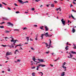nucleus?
I'll use <instances>...</instances> for the list:
<instances>
[{"instance_id": "f257e3e1", "label": "nucleus", "mask_w": 76, "mask_h": 76, "mask_svg": "<svg viewBox=\"0 0 76 76\" xmlns=\"http://www.w3.org/2000/svg\"><path fill=\"white\" fill-rule=\"evenodd\" d=\"M16 41H17V40H15L14 39L13 40V41L12 42H13V43L11 44V45H8V47L10 48H13L14 47V45H16Z\"/></svg>"}, {"instance_id": "f03ea898", "label": "nucleus", "mask_w": 76, "mask_h": 76, "mask_svg": "<svg viewBox=\"0 0 76 76\" xmlns=\"http://www.w3.org/2000/svg\"><path fill=\"white\" fill-rule=\"evenodd\" d=\"M33 60L34 61V62H36V63H41V62H44V60L42 59H38L37 60H38V61H35V60H36V59H35V58H33Z\"/></svg>"}, {"instance_id": "7ed1b4c3", "label": "nucleus", "mask_w": 76, "mask_h": 76, "mask_svg": "<svg viewBox=\"0 0 76 76\" xmlns=\"http://www.w3.org/2000/svg\"><path fill=\"white\" fill-rule=\"evenodd\" d=\"M18 1H19L20 3H22L23 4V3H28V1H26L25 2H23L22 0H18Z\"/></svg>"}, {"instance_id": "20e7f679", "label": "nucleus", "mask_w": 76, "mask_h": 76, "mask_svg": "<svg viewBox=\"0 0 76 76\" xmlns=\"http://www.w3.org/2000/svg\"><path fill=\"white\" fill-rule=\"evenodd\" d=\"M61 22H62V24H63V26H64V25H65L66 21H65V20H64V19L62 18V19L61 20Z\"/></svg>"}, {"instance_id": "39448f33", "label": "nucleus", "mask_w": 76, "mask_h": 76, "mask_svg": "<svg viewBox=\"0 0 76 76\" xmlns=\"http://www.w3.org/2000/svg\"><path fill=\"white\" fill-rule=\"evenodd\" d=\"M7 24H8L9 25H8V26H10V25H11L12 26H13V24L12 23H11L10 22H8L7 23Z\"/></svg>"}, {"instance_id": "423d86ee", "label": "nucleus", "mask_w": 76, "mask_h": 76, "mask_svg": "<svg viewBox=\"0 0 76 76\" xmlns=\"http://www.w3.org/2000/svg\"><path fill=\"white\" fill-rule=\"evenodd\" d=\"M46 65L44 64H40L38 66H39V67L40 66H41V67H45V66H46Z\"/></svg>"}, {"instance_id": "0eeeda50", "label": "nucleus", "mask_w": 76, "mask_h": 76, "mask_svg": "<svg viewBox=\"0 0 76 76\" xmlns=\"http://www.w3.org/2000/svg\"><path fill=\"white\" fill-rule=\"evenodd\" d=\"M44 34V35H45V37H49V34H48V32L46 33L45 34Z\"/></svg>"}, {"instance_id": "6e6552de", "label": "nucleus", "mask_w": 76, "mask_h": 76, "mask_svg": "<svg viewBox=\"0 0 76 76\" xmlns=\"http://www.w3.org/2000/svg\"><path fill=\"white\" fill-rule=\"evenodd\" d=\"M11 54H10V53H9V52H7V53L6 54V56H9V55H10Z\"/></svg>"}, {"instance_id": "1a4fd4ad", "label": "nucleus", "mask_w": 76, "mask_h": 76, "mask_svg": "<svg viewBox=\"0 0 76 76\" xmlns=\"http://www.w3.org/2000/svg\"><path fill=\"white\" fill-rule=\"evenodd\" d=\"M69 54H70V57L68 56V58H72V57L73 56L72 55V54H71V53H69Z\"/></svg>"}, {"instance_id": "9d476101", "label": "nucleus", "mask_w": 76, "mask_h": 76, "mask_svg": "<svg viewBox=\"0 0 76 76\" xmlns=\"http://www.w3.org/2000/svg\"><path fill=\"white\" fill-rule=\"evenodd\" d=\"M45 30L46 31H48V28H47V26H45Z\"/></svg>"}, {"instance_id": "9b49d317", "label": "nucleus", "mask_w": 76, "mask_h": 76, "mask_svg": "<svg viewBox=\"0 0 76 76\" xmlns=\"http://www.w3.org/2000/svg\"><path fill=\"white\" fill-rule=\"evenodd\" d=\"M10 31H8L7 30H5V31H4V32H5V33H9V32H10Z\"/></svg>"}, {"instance_id": "f8f14e48", "label": "nucleus", "mask_w": 76, "mask_h": 76, "mask_svg": "<svg viewBox=\"0 0 76 76\" xmlns=\"http://www.w3.org/2000/svg\"><path fill=\"white\" fill-rule=\"evenodd\" d=\"M10 38H12V39L10 40V41L11 42H13V40L14 39L13 38V37H11Z\"/></svg>"}, {"instance_id": "ddd939ff", "label": "nucleus", "mask_w": 76, "mask_h": 76, "mask_svg": "<svg viewBox=\"0 0 76 76\" xmlns=\"http://www.w3.org/2000/svg\"><path fill=\"white\" fill-rule=\"evenodd\" d=\"M72 32L73 33H75V28H72Z\"/></svg>"}, {"instance_id": "4468645a", "label": "nucleus", "mask_w": 76, "mask_h": 76, "mask_svg": "<svg viewBox=\"0 0 76 76\" xmlns=\"http://www.w3.org/2000/svg\"><path fill=\"white\" fill-rule=\"evenodd\" d=\"M42 44H45L46 45V47H48V46H49V45H48V43H45L44 42H43L42 43Z\"/></svg>"}, {"instance_id": "2eb2a0df", "label": "nucleus", "mask_w": 76, "mask_h": 76, "mask_svg": "<svg viewBox=\"0 0 76 76\" xmlns=\"http://www.w3.org/2000/svg\"><path fill=\"white\" fill-rule=\"evenodd\" d=\"M44 34H42L41 36V39H43V36H44Z\"/></svg>"}, {"instance_id": "dca6fc26", "label": "nucleus", "mask_w": 76, "mask_h": 76, "mask_svg": "<svg viewBox=\"0 0 76 76\" xmlns=\"http://www.w3.org/2000/svg\"><path fill=\"white\" fill-rule=\"evenodd\" d=\"M71 53H72V54H76V52L73 51H71Z\"/></svg>"}, {"instance_id": "f3484780", "label": "nucleus", "mask_w": 76, "mask_h": 76, "mask_svg": "<svg viewBox=\"0 0 76 76\" xmlns=\"http://www.w3.org/2000/svg\"><path fill=\"white\" fill-rule=\"evenodd\" d=\"M68 47H69V46H66V47L65 48V49L66 50H69V48H68Z\"/></svg>"}, {"instance_id": "a211bd4d", "label": "nucleus", "mask_w": 76, "mask_h": 76, "mask_svg": "<svg viewBox=\"0 0 76 76\" xmlns=\"http://www.w3.org/2000/svg\"><path fill=\"white\" fill-rule=\"evenodd\" d=\"M71 17L72 18V19H74V20H76V19L75 18H74V17H73V15H72V14H71Z\"/></svg>"}, {"instance_id": "6ab92c4d", "label": "nucleus", "mask_w": 76, "mask_h": 76, "mask_svg": "<svg viewBox=\"0 0 76 76\" xmlns=\"http://www.w3.org/2000/svg\"><path fill=\"white\" fill-rule=\"evenodd\" d=\"M49 41H50L49 44V45H51V39H50Z\"/></svg>"}, {"instance_id": "aec40b11", "label": "nucleus", "mask_w": 76, "mask_h": 76, "mask_svg": "<svg viewBox=\"0 0 76 76\" xmlns=\"http://www.w3.org/2000/svg\"><path fill=\"white\" fill-rule=\"evenodd\" d=\"M65 72H62V73L61 74V75L62 76H64V74Z\"/></svg>"}, {"instance_id": "412c9836", "label": "nucleus", "mask_w": 76, "mask_h": 76, "mask_svg": "<svg viewBox=\"0 0 76 76\" xmlns=\"http://www.w3.org/2000/svg\"><path fill=\"white\" fill-rule=\"evenodd\" d=\"M29 37H27L26 38V39H27V42L29 41Z\"/></svg>"}, {"instance_id": "4be33fe9", "label": "nucleus", "mask_w": 76, "mask_h": 76, "mask_svg": "<svg viewBox=\"0 0 76 76\" xmlns=\"http://www.w3.org/2000/svg\"><path fill=\"white\" fill-rule=\"evenodd\" d=\"M38 73H39V74H41V73L42 75H41V76H43V73H42V72H39Z\"/></svg>"}, {"instance_id": "5701e85b", "label": "nucleus", "mask_w": 76, "mask_h": 76, "mask_svg": "<svg viewBox=\"0 0 76 76\" xmlns=\"http://www.w3.org/2000/svg\"><path fill=\"white\" fill-rule=\"evenodd\" d=\"M50 47H51L52 48H53V46H51V45H49L48 48H50Z\"/></svg>"}, {"instance_id": "b1692460", "label": "nucleus", "mask_w": 76, "mask_h": 76, "mask_svg": "<svg viewBox=\"0 0 76 76\" xmlns=\"http://www.w3.org/2000/svg\"><path fill=\"white\" fill-rule=\"evenodd\" d=\"M3 19H4V20H9V19H8V18H3Z\"/></svg>"}, {"instance_id": "393cba45", "label": "nucleus", "mask_w": 76, "mask_h": 76, "mask_svg": "<svg viewBox=\"0 0 76 76\" xmlns=\"http://www.w3.org/2000/svg\"><path fill=\"white\" fill-rule=\"evenodd\" d=\"M62 67H63V68L64 69H66V66H62Z\"/></svg>"}, {"instance_id": "a878e982", "label": "nucleus", "mask_w": 76, "mask_h": 76, "mask_svg": "<svg viewBox=\"0 0 76 76\" xmlns=\"http://www.w3.org/2000/svg\"><path fill=\"white\" fill-rule=\"evenodd\" d=\"M1 46H2V47H6V45H1Z\"/></svg>"}, {"instance_id": "bb28decb", "label": "nucleus", "mask_w": 76, "mask_h": 76, "mask_svg": "<svg viewBox=\"0 0 76 76\" xmlns=\"http://www.w3.org/2000/svg\"><path fill=\"white\" fill-rule=\"evenodd\" d=\"M31 10H33V11H34L35 10V9L34 8H31Z\"/></svg>"}, {"instance_id": "cd10ccee", "label": "nucleus", "mask_w": 76, "mask_h": 76, "mask_svg": "<svg viewBox=\"0 0 76 76\" xmlns=\"http://www.w3.org/2000/svg\"><path fill=\"white\" fill-rule=\"evenodd\" d=\"M51 7H54V4H51Z\"/></svg>"}, {"instance_id": "c85d7f7f", "label": "nucleus", "mask_w": 76, "mask_h": 76, "mask_svg": "<svg viewBox=\"0 0 76 76\" xmlns=\"http://www.w3.org/2000/svg\"><path fill=\"white\" fill-rule=\"evenodd\" d=\"M40 29H43V26L40 27Z\"/></svg>"}, {"instance_id": "c756f323", "label": "nucleus", "mask_w": 76, "mask_h": 76, "mask_svg": "<svg viewBox=\"0 0 76 76\" xmlns=\"http://www.w3.org/2000/svg\"><path fill=\"white\" fill-rule=\"evenodd\" d=\"M32 75L33 76H35V73H32Z\"/></svg>"}, {"instance_id": "7c9ffc66", "label": "nucleus", "mask_w": 76, "mask_h": 76, "mask_svg": "<svg viewBox=\"0 0 76 76\" xmlns=\"http://www.w3.org/2000/svg\"><path fill=\"white\" fill-rule=\"evenodd\" d=\"M39 68V66H37V70H38Z\"/></svg>"}, {"instance_id": "2f4dec72", "label": "nucleus", "mask_w": 76, "mask_h": 76, "mask_svg": "<svg viewBox=\"0 0 76 76\" xmlns=\"http://www.w3.org/2000/svg\"><path fill=\"white\" fill-rule=\"evenodd\" d=\"M0 28H4V26H0Z\"/></svg>"}, {"instance_id": "473e14b6", "label": "nucleus", "mask_w": 76, "mask_h": 76, "mask_svg": "<svg viewBox=\"0 0 76 76\" xmlns=\"http://www.w3.org/2000/svg\"><path fill=\"white\" fill-rule=\"evenodd\" d=\"M0 7H1L3 8V7H2V4H0Z\"/></svg>"}, {"instance_id": "72a5a7b5", "label": "nucleus", "mask_w": 76, "mask_h": 76, "mask_svg": "<svg viewBox=\"0 0 76 76\" xmlns=\"http://www.w3.org/2000/svg\"><path fill=\"white\" fill-rule=\"evenodd\" d=\"M25 29H27V28L26 27L24 28H23V30H25Z\"/></svg>"}, {"instance_id": "f704fd0d", "label": "nucleus", "mask_w": 76, "mask_h": 76, "mask_svg": "<svg viewBox=\"0 0 76 76\" xmlns=\"http://www.w3.org/2000/svg\"><path fill=\"white\" fill-rule=\"evenodd\" d=\"M20 12L19 11H16V13L18 14V13H19Z\"/></svg>"}, {"instance_id": "c9c22d12", "label": "nucleus", "mask_w": 76, "mask_h": 76, "mask_svg": "<svg viewBox=\"0 0 76 76\" xmlns=\"http://www.w3.org/2000/svg\"><path fill=\"white\" fill-rule=\"evenodd\" d=\"M58 59H59V58H58V59H57L56 60H54V61H57V60H58Z\"/></svg>"}, {"instance_id": "e433bc0d", "label": "nucleus", "mask_w": 76, "mask_h": 76, "mask_svg": "<svg viewBox=\"0 0 76 76\" xmlns=\"http://www.w3.org/2000/svg\"><path fill=\"white\" fill-rule=\"evenodd\" d=\"M2 4H4V5H7V4H6L4 2H2Z\"/></svg>"}, {"instance_id": "4c0bfd02", "label": "nucleus", "mask_w": 76, "mask_h": 76, "mask_svg": "<svg viewBox=\"0 0 76 76\" xmlns=\"http://www.w3.org/2000/svg\"><path fill=\"white\" fill-rule=\"evenodd\" d=\"M65 64H66V62H64V63L63 64V65L62 66H65Z\"/></svg>"}, {"instance_id": "58836bf2", "label": "nucleus", "mask_w": 76, "mask_h": 76, "mask_svg": "<svg viewBox=\"0 0 76 76\" xmlns=\"http://www.w3.org/2000/svg\"><path fill=\"white\" fill-rule=\"evenodd\" d=\"M14 31H19V29H15L14 30Z\"/></svg>"}, {"instance_id": "ea45409f", "label": "nucleus", "mask_w": 76, "mask_h": 76, "mask_svg": "<svg viewBox=\"0 0 76 76\" xmlns=\"http://www.w3.org/2000/svg\"><path fill=\"white\" fill-rule=\"evenodd\" d=\"M34 26L35 27H37V25H34Z\"/></svg>"}, {"instance_id": "a19ab883", "label": "nucleus", "mask_w": 76, "mask_h": 76, "mask_svg": "<svg viewBox=\"0 0 76 76\" xmlns=\"http://www.w3.org/2000/svg\"><path fill=\"white\" fill-rule=\"evenodd\" d=\"M18 46H22V45H16V46H16V47H18Z\"/></svg>"}, {"instance_id": "79ce46f5", "label": "nucleus", "mask_w": 76, "mask_h": 76, "mask_svg": "<svg viewBox=\"0 0 76 76\" xmlns=\"http://www.w3.org/2000/svg\"><path fill=\"white\" fill-rule=\"evenodd\" d=\"M14 5H15V6H18V5H17V4H16V3L14 4Z\"/></svg>"}, {"instance_id": "37998d69", "label": "nucleus", "mask_w": 76, "mask_h": 76, "mask_svg": "<svg viewBox=\"0 0 76 76\" xmlns=\"http://www.w3.org/2000/svg\"><path fill=\"white\" fill-rule=\"evenodd\" d=\"M50 53V52H45V53L46 54H48Z\"/></svg>"}, {"instance_id": "c03bdc74", "label": "nucleus", "mask_w": 76, "mask_h": 76, "mask_svg": "<svg viewBox=\"0 0 76 76\" xmlns=\"http://www.w3.org/2000/svg\"><path fill=\"white\" fill-rule=\"evenodd\" d=\"M4 23H5L4 22H2V23H1V24H3Z\"/></svg>"}, {"instance_id": "a18cd8bd", "label": "nucleus", "mask_w": 76, "mask_h": 76, "mask_svg": "<svg viewBox=\"0 0 76 76\" xmlns=\"http://www.w3.org/2000/svg\"><path fill=\"white\" fill-rule=\"evenodd\" d=\"M74 2H75V1H73L72 2L73 3V4H76V3H75Z\"/></svg>"}, {"instance_id": "49530a36", "label": "nucleus", "mask_w": 76, "mask_h": 76, "mask_svg": "<svg viewBox=\"0 0 76 76\" xmlns=\"http://www.w3.org/2000/svg\"><path fill=\"white\" fill-rule=\"evenodd\" d=\"M31 50H35V49L33 48H31Z\"/></svg>"}, {"instance_id": "de8ad7c7", "label": "nucleus", "mask_w": 76, "mask_h": 76, "mask_svg": "<svg viewBox=\"0 0 76 76\" xmlns=\"http://www.w3.org/2000/svg\"><path fill=\"white\" fill-rule=\"evenodd\" d=\"M54 2L55 3H58V2H57V1H54Z\"/></svg>"}, {"instance_id": "09e8293b", "label": "nucleus", "mask_w": 76, "mask_h": 76, "mask_svg": "<svg viewBox=\"0 0 76 76\" xmlns=\"http://www.w3.org/2000/svg\"><path fill=\"white\" fill-rule=\"evenodd\" d=\"M20 61V60H19V59H18L17 60V61L18 62L19 61V62H20L19 61Z\"/></svg>"}, {"instance_id": "8fccbe9b", "label": "nucleus", "mask_w": 76, "mask_h": 76, "mask_svg": "<svg viewBox=\"0 0 76 76\" xmlns=\"http://www.w3.org/2000/svg\"><path fill=\"white\" fill-rule=\"evenodd\" d=\"M73 45H74V47H75L76 48V45H75V44H73Z\"/></svg>"}, {"instance_id": "3c124183", "label": "nucleus", "mask_w": 76, "mask_h": 76, "mask_svg": "<svg viewBox=\"0 0 76 76\" xmlns=\"http://www.w3.org/2000/svg\"><path fill=\"white\" fill-rule=\"evenodd\" d=\"M73 5H72V4H70V7H73Z\"/></svg>"}, {"instance_id": "603ef678", "label": "nucleus", "mask_w": 76, "mask_h": 76, "mask_svg": "<svg viewBox=\"0 0 76 76\" xmlns=\"http://www.w3.org/2000/svg\"><path fill=\"white\" fill-rule=\"evenodd\" d=\"M31 68H32V69H35V67H31Z\"/></svg>"}, {"instance_id": "864d4df0", "label": "nucleus", "mask_w": 76, "mask_h": 76, "mask_svg": "<svg viewBox=\"0 0 76 76\" xmlns=\"http://www.w3.org/2000/svg\"><path fill=\"white\" fill-rule=\"evenodd\" d=\"M59 9H60V8L57 9L56 10L58 11V10H59Z\"/></svg>"}, {"instance_id": "5fc2aeb1", "label": "nucleus", "mask_w": 76, "mask_h": 76, "mask_svg": "<svg viewBox=\"0 0 76 76\" xmlns=\"http://www.w3.org/2000/svg\"><path fill=\"white\" fill-rule=\"evenodd\" d=\"M6 57H7V60H9V58L7 57L6 56Z\"/></svg>"}, {"instance_id": "6e6d98bb", "label": "nucleus", "mask_w": 76, "mask_h": 76, "mask_svg": "<svg viewBox=\"0 0 76 76\" xmlns=\"http://www.w3.org/2000/svg\"><path fill=\"white\" fill-rule=\"evenodd\" d=\"M7 8L8 9V10H11V9L9 7H7Z\"/></svg>"}, {"instance_id": "4d7b16f0", "label": "nucleus", "mask_w": 76, "mask_h": 76, "mask_svg": "<svg viewBox=\"0 0 76 76\" xmlns=\"http://www.w3.org/2000/svg\"><path fill=\"white\" fill-rule=\"evenodd\" d=\"M49 37H52V35H49Z\"/></svg>"}, {"instance_id": "13d9d810", "label": "nucleus", "mask_w": 76, "mask_h": 76, "mask_svg": "<svg viewBox=\"0 0 76 76\" xmlns=\"http://www.w3.org/2000/svg\"><path fill=\"white\" fill-rule=\"evenodd\" d=\"M21 49H20L19 50H23V49H22V48L21 47H20Z\"/></svg>"}, {"instance_id": "bf43d9fd", "label": "nucleus", "mask_w": 76, "mask_h": 76, "mask_svg": "<svg viewBox=\"0 0 76 76\" xmlns=\"http://www.w3.org/2000/svg\"><path fill=\"white\" fill-rule=\"evenodd\" d=\"M66 44V45H69V42H67Z\"/></svg>"}, {"instance_id": "052dcab7", "label": "nucleus", "mask_w": 76, "mask_h": 76, "mask_svg": "<svg viewBox=\"0 0 76 76\" xmlns=\"http://www.w3.org/2000/svg\"><path fill=\"white\" fill-rule=\"evenodd\" d=\"M15 51L16 52L17 51H18V50L17 49V50H16Z\"/></svg>"}, {"instance_id": "680f3d73", "label": "nucleus", "mask_w": 76, "mask_h": 76, "mask_svg": "<svg viewBox=\"0 0 76 76\" xmlns=\"http://www.w3.org/2000/svg\"><path fill=\"white\" fill-rule=\"evenodd\" d=\"M37 39H37V37H36L35 39V40L37 41Z\"/></svg>"}, {"instance_id": "e2e57ef3", "label": "nucleus", "mask_w": 76, "mask_h": 76, "mask_svg": "<svg viewBox=\"0 0 76 76\" xmlns=\"http://www.w3.org/2000/svg\"><path fill=\"white\" fill-rule=\"evenodd\" d=\"M35 1H36L37 2H38L39 1L38 0H36Z\"/></svg>"}, {"instance_id": "0e129e2a", "label": "nucleus", "mask_w": 76, "mask_h": 76, "mask_svg": "<svg viewBox=\"0 0 76 76\" xmlns=\"http://www.w3.org/2000/svg\"><path fill=\"white\" fill-rule=\"evenodd\" d=\"M50 66H51L52 67H53V65L50 64Z\"/></svg>"}, {"instance_id": "69168bd1", "label": "nucleus", "mask_w": 76, "mask_h": 76, "mask_svg": "<svg viewBox=\"0 0 76 76\" xmlns=\"http://www.w3.org/2000/svg\"><path fill=\"white\" fill-rule=\"evenodd\" d=\"M69 22H70V20H68V23H69Z\"/></svg>"}, {"instance_id": "338daca9", "label": "nucleus", "mask_w": 76, "mask_h": 76, "mask_svg": "<svg viewBox=\"0 0 76 76\" xmlns=\"http://www.w3.org/2000/svg\"><path fill=\"white\" fill-rule=\"evenodd\" d=\"M36 38H38V35H37L36 36Z\"/></svg>"}, {"instance_id": "774afa93", "label": "nucleus", "mask_w": 76, "mask_h": 76, "mask_svg": "<svg viewBox=\"0 0 76 76\" xmlns=\"http://www.w3.org/2000/svg\"><path fill=\"white\" fill-rule=\"evenodd\" d=\"M74 48V49H76V47H74V48Z\"/></svg>"}]
</instances>
